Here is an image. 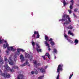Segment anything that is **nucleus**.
Returning a JSON list of instances; mask_svg holds the SVG:
<instances>
[{
    "label": "nucleus",
    "instance_id": "1",
    "mask_svg": "<svg viewBox=\"0 0 79 79\" xmlns=\"http://www.w3.org/2000/svg\"><path fill=\"white\" fill-rule=\"evenodd\" d=\"M62 17L63 19H59V21H62L64 27H66V26L71 22V18L69 17V16L66 15H64Z\"/></svg>",
    "mask_w": 79,
    "mask_h": 79
},
{
    "label": "nucleus",
    "instance_id": "2",
    "mask_svg": "<svg viewBox=\"0 0 79 79\" xmlns=\"http://www.w3.org/2000/svg\"><path fill=\"white\" fill-rule=\"evenodd\" d=\"M20 51H21L20 49L19 48L17 49V52L15 54H12V55L9 57L8 62L9 64H10V65H13V64H14L15 63L13 61V60L14 61H16L17 59L16 55H19L21 52Z\"/></svg>",
    "mask_w": 79,
    "mask_h": 79
},
{
    "label": "nucleus",
    "instance_id": "3",
    "mask_svg": "<svg viewBox=\"0 0 79 79\" xmlns=\"http://www.w3.org/2000/svg\"><path fill=\"white\" fill-rule=\"evenodd\" d=\"M34 69L35 72L34 71H32L31 72V73L32 74H34L35 73L36 74H37L38 73H40V72H41V73H43V74L45 73V70L44 69L43 67L39 68L37 69L35 68Z\"/></svg>",
    "mask_w": 79,
    "mask_h": 79
},
{
    "label": "nucleus",
    "instance_id": "4",
    "mask_svg": "<svg viewBox=\"0 0 79 79\" xmlns=\"http://www.w3.org/2000/svg\"><path fill=\"white\" fill-rule=\"evenodd\" d=\"M4 60L5 61L4 68L6 69L7 71H10V72H12V73L15 72V70H14L13 68H12V69H10V68L8 66V64H7V61H8V60L6 58H5L4 59Z\"/></svg>",
    "mask_w": 79,
    "mask_h": 79
},
{
    "label": "nucleus",
    "instance_id": "5",
    "mask_svg": "<svg viewBox=\"0 0 79 79\" xmlns=\"http://www.w3.org/2000/svg\"><path fill=\"white\" fill-rule=\"evenodd\" d=\"M63 64H59L57 70V73L58 74L57 76L56 77V79H59V74H60V71H62L63 69Z\"/></svg>",
    "mask_w": 79,
    "mask_h": 79
},
{
    "label": "nucleus",
    "instance_id": "6",
    "mask_svg": "<svg viewBox=\"0 0 79 79\" xmlns=\"http://www.w3.org/2000/svg\"><path fill=\"white\" fill-rule=\"evenodd\" d=\"M14 47L10 46L7 47V50H6V53L7 55H9L10 54V52H15L16 51V49L14 48Z\"/></svg>",
    "mask_w": 79,
    "mask_h": 79
},
{
    "label": "nucleus",
    "instance_id": "7",
    "mask_svg": "<svg viewBox=\"0 0 79 79\" xmlns=\"http://www.w3.org/2000/svg\"><path fill=\"white\" fill-rule=\"evenodd\" d=\"M4 42H5L6 45H5V44H4L3 45V48H6V47H8V46L9 45L8 42L6 41V40H5L3 39H1V38H0V44H3V43Z\"/></svg>",
    "mask_w": 79,
    "mask_h": 79
},
{
    "label": "nucleus",
    "instance_id": "8",
    "mask_svg": "<svg viewBox=\"0 0 79 79\" xmlns=\"http://www.w3.org/2000/svg\"><path fill=\"white\" fill-rule=\"evenodd\" d=\"M25 56L26 58H28L30 60V61H32V56H31L29 54V52L25 53Z\"/></svg>",
    "mask_w": 79,
    "mask_h": 79
},
{
    "label": "nucleus",
    "instance_id": "9",
    "mask_svg": "<svg viewBox=\"0 0 79 79\" xmlns=\"http://www.w3.org/2000/svg\"><path fill=\"white\" fill-rule=\"evenodd\" d=\"M33 63H34V66L35 67V68H36V69H37V68L38 67V66H40V64L39 63L37 64V60H34L33 61Z\"/></svg>",
    "mask_w": 79,
    "mask_h": 79
},
{
    "label": "nucleus",
    "instance_id": "10",
    "mask_svg": "<svg viewBox=\"0 0 79 79\" xmlns=\"http://www.w3.org/2000/svg\"><path fill=\"white\" fill-rule=\"evenodd\" d=\"M36 50H37L38 52H41V51H42V49H39L40 48V47L39 45V44H36Z\"/></svg>",
    "mask_w": 79,
    "mask_h": 79
},
{
    "label": "nucleus",
    "instance_id": "11",
    "mask_svg": "<svg viewBox=\"0 0 79 79\" xmlns=\"http://www.w3.org/2000/svg\"><path fill=\"white\" fill-rule=\"evenodd\" d=\"M27 65L28 66H29V67H30V65L29 64V63L27 61H26L25 63H24V64H22L20 65V66L22 67H23L24 66H25L26 65Z\"/></svg>",
    "mask_w": 79,
    "mask_h": 79
},
{
    "label": "nucleus",
    "instance_id": "12",
    "mask_svg": "<svg viewBox=\"0 0 79 79\" xmlns=\"http://www.w3.org/2000/svg\"><path fill=\"white\" fill-rule=\"evenodd\" d=\"M70 2L71 3V4H70L69 8L71 10L73 9V5H74V1L73 0H71L70 1Z\"/></svg>",
    "mask_w": 79,
    "mask_h": 79
},
{
    "label": "nucleus",
    "instance_id": "13",
    "mask_svg": "<svg viewBox=\"0 0 79 79\" xmlns=\"http://www.w3.org/2000/svg\"><path fill=\"white\" fill-rule=\"evenodd\" d=\"M3 77H10V75L9 74L7 73V72H5Z\"/></svg>",
    "mask_w": 79,
    "mask_h": 79
},
{
    "label": "nucleus",
    "instance_id": "14",
    "mask_svg": "<svg viewBox=\"0 0 79 79\" xmlns=\"http://www.w3.org/2000/svg\"><path fill=\"white\" fill-rule=\"evenodd\" d=\"M23 77L24 75L22 74H20L18 76L17 79H22L23 78Z\"/></svg>",
    "mask_w": 79,
    "mask_h": 79
},
{
    "label": "nucleus",
    "instance_id": "15",
    "mask_svg": "<svg viewBox=\"0 0 79 79\" xmlns=\"http://www.w3.org/2000/svg\"><path fill=\"white\" fill-rule=\"evenodd\" d=\"M44 44L46 45V46H47V47H48V50L49 51H50V50L51 49L50 48V46L49 45V44H48V42H47V41H44Z\"/></svg>",
    "mask_w": 79,
    "mask_h": 79
},
{
    "label": "nucleus",
    "instance_id": "16",
    "mask_svg": "<svg viewBox=\"0 0 79 79\" xmlns=\"http://www.w3.org/2000/svg\"><path fill=\"white\" fill-rule=\"evenodd\" d=\"M24 56L23 55H20V59L21 60V62H23L24 61Z\"/></svg>",
    "mask_w": 79,
    "mask_h": 79
},
{
    "label": "nucleus",
    "instance_id": "17",
    "mask_svg": "<svg viewBox=\"0 0 79 79\" xmlns=\"http://www.w3.org/2000/svg\"><path fill=\"white\" fill-rule=\"evenodd\" d=\"M4 63V61H3V59L1 58V56H0V64H2Z\"/></svg>",
    "mask_w": 79,
    "mask_h": 79
},
{
    "label": "nucleus",
    "instance_id": "18",
    "mask_svg": "<svg viewBox=\"0 0 79 79\" xmlns=\"http://www.w3.org/2000/svg\"><path fill=\"white\" fill-rule=\"evenodd\" d=\"M68 25V24H67V25L66 26V27H64L65 28L66 27L67 29H72L73 28V26H71V25H70L68 27H67V26Z\"/></svg>",
    "mask_w": 79,
    "mask_h": 79
},
{
    "label": "nucleus",
    "instance_id": "19",
    "mask_svg": "<svg viewBox=\"0 0 79 79\" xmlns=\"http://www.w3.org/2000/svg\"><path fill=\"white\" fill-rule=\"evenodd\" d=\"M74 45H77L78 43H79V40L77 39H76L74 40Z\"/></svg>",
    "mask_w": 79,
    "mask_h": 79
},
{
    "label": "nucleus",
    "instance_id": "20",
    "mask_svg": "<svg viewBox=\"0 0 79 79\" xmlns=\"http://www.w3.org/2000/svg\"><path fill=\"white\" fill-rule=\"evenodd\" d=\"M45 56H47L49 58V60H50V55L48 53H47L45 54Z\"/></svg>",
    "mask_w": 79,
    "mask_h": 79
},
{
    "label": "nucleus",
    "instance_id": "21",
    "mask_svg": "<svg viewBox=\"0 0 79 79\" xmlns=\"http://www.w3.org/2000/svg\"><path fill=\"white\" fill-rule=\"evenodd\" d=\"M64 35L65 39H66V40H68V38H69V36L66 35V34H65V33H64Z\"/></svg>",
    "mask_w": 79,
    "mask_h": 79
},
{
    "label": "nucleus",
    "instance_id": "22",
    "mask_svg": "<svg viewBox=\"0 0 79 79\" xmlns=\"http://www.w3.org/2000/svg\"><path fill=\"white\" fill-rule=\"evenodd\" d=\"M5 72L6 71L4 72V73H2V70L0 68V74L2 76H4V74H5Z\"/></svg>",
    "mask_w": 79,
    "mask_h": 79
},
{
    "label": "nucleus",
    "instance_id": "23",
    "mask_svg": "<svg viewBox=\"0 0 79 79\" xmlns=\"http://www.w3.org/2000/svg\"><path fill=\"white\" fill-rule=\"evenodd\" d=\"M36 34L37 35L36 38H37V39H39L40 35H39V31H36Z\"/></svg>",
    "mask_w": 79,
    "mask_h": 79
},
{
    "label": "nucleus",
    "instance_id": "24",
    "mask_svg": "<svg viewBox=\"0 0 79 79\" xmlns=\"http://www.w3.org/2000/svg\"><path fill=\"white\" fill-rule=\"evenodd\" d=\"M53 52L54 53H57L58 51H57V49L56 48H54L53 49Z\"/></svg>",
    "mask_w": 79,
    "mask_h": 79
},
{
    "label": "nucleus",
    "instance_id": "25",
    "mask_svg": "<svg viewBox=\"0 0 79 79\" xmlns=\"http://www.w3.org/2000/svg\"><path fill=\"white\" fill-rule=\"evenodd\" d=\"M68 34H70L72 36H74V35L73 33H71V31H69L68 32Z\"/></svg>",
    "mask_w": 79,
    "mask_h": 79
},
{
    "label": "nucleus",
    "instance_id": "26",
    "mask_svg": "<svg viewBox=\"0 0 79 79\" xmlns=\"http://www.w3.org/2000/svg\"><path fill=\"white\" fill-rule=\"evenodd\" d=\"M31 44L33 47V50H35V46H34L35 45V43L34 42V41H32L31 42Z\"/></svg>",
    "mask_w": 79,
    "mask_h": 79
},
{
    "label": "nucleus",
    "instance_id": "27",
    "mask_svg": "<svg viewBox=\"0 0 79 79\" xmlns=\"http://www.w3.org/2000/svg\"><path fill=\"white\" fill-rule=\"evenodd\" d=\"M50 44L51 45L52 47H53V45H55V42L53 41H51L50 42Z\"/></svg>",
    "mask_w": 79,
    "mask_h": 79
},
{
    "label": "nucleus",
    "instance_id": "28",
    "mask_svg": "<svg viewBox=\"0 0 79 79\" xmlns=\"http://www.w3.org/2000/svg\"><path fill=\"white\" fill-rule=\"evenodd\" d=\"M45 39L46 40L45 42H47V41L48 40V36L47 35H45Z\"/></svg>",
    "mask_w": 79,
    "mask_h": 79
},
{
    "label": "nucleus",
    "instance_id": "29",
    "mask_svg": "<svg viewBox=\"0 0 79 79\" xmlns=\"http://www.w3.org/2000/svg\"><path fill=\"white\" fill-rule=\"evenodd\" d=\"M62 0L63 1V3L64 4V6H65L66 5H68V3H66V1H65L64 0Z\"/></svg>",
    "mask_w": 79,
    "mask_h": 79
},
{
    "label": "nucleus",
    "instance_id": "30",
    "mask_svg": "<svg viewBox=\"0 0 79 79\" xmlns=\"http://www.w3.org/2000/svg\"><path fill=\"white\" fill-rule=\"evenodd\" d=\"M36 34V31H35L34 32V34L32 35V37L34 38L35 37V35Z\"/></svg>",
    "mask_w": 79,
    "mask_h": 79
},
{
    "label": "nucleus",
    "instance_id": "31",
    "mask_svg": "<svg viewBox=\"0 0 79 79\" xmlns=\"http://www.w3.org/2000/svg\"><path fill=\"white\" fill-rule=\"evenodd\" d=\"M67 40L71 44H73V41L72 40H71L69 39H68Z\"/></svg>",
    "mask_w": 79,
    "mask_h": 79
},
{
    "label": "nucleus",
    "instance_id": "32",
    "mask_svg": "<svg viewBox=\"0 0 79 79\" xmlns=\"http://www.w3.org/2000/svg\"><path fill=\"white\" fill-rule=\"evenodd\" d=\"M44 77V76L43 75L42 76H41L40 77L38 78V79H42Z\"/></svg>",
    "mask_w": 79,
    "mask_h": 79
},
{
    "label": "nucleus",
    "instance_id": "33",
    "mask_svg": "<svg viewBox=\"0 0 79 79\" xmlns=\"http://www.w3.org/2000/svg\"><path fill=\"white\" fill-rule=\"evenodd\" d=\"M20 51H21V52H25V50L21 48H20Z\"/></svg>",
    "mask_w": 79,
    "mask_h": 79
},
{
    "label": "nucleus",
    "instance_id": "34",
    "mask_svg": "<svg viewBox=\"0 0 79 79\" xmlns=\"http://www.w3.org/2000/svg\"><path fill=\"white\" fill-rule=\"evenodd\" d=\"M14 69H18V67L17 66H15L14 67Z\"/></svg>",
    "mask_w": 79,
    "mask_h": 79
},
{
    "label": "nucleus",
    "instance_id": "35",
    "mask_svg": "<svg viewBox=\"0 0 79 79\" xmlns=\"http://www.w3.org/2000/svg\"><path fill=\"white\" fill-rule=\"evenodd\" d=\"M73 73H72V75H70L69 76V79H70L71 78L72 76H73Z\"/></svg>",
    "mask_w": 79,
    "mask_h": 79
},
{
    "label": "nucleus",
    "instance_id": "36",
    "mask_svg": "<svg viewBox=\"0 0 79 79\" xmlns=\"http://www.w3.org/2000/svg\"><path fill=\"white\" fill-rule=\"evenodd\" d=\"M68 11L69 13V14H71V13H72V11H71V10H68Z\"/></svg>",
    "mask_w": 79,
    "mask_h": 79
},
{
    "label": "nucleus",
    "instance_id": "37",
    "mask_svg": "<svg viewBox=\"0 0 79 79\" xmlns=\"http://www.w3.org/2000/svg\"><path fill=\"white\" fill-rule=\"evenodd\" d=\"M77 9H74V12H77Z\"/></svg>",
    "mask_w": 79,
    "mask_h": 79
},
{
    "label": "nucleus",
    "instance_id": "38",
    "mask_svg": "<svg viewBox=\"0 0 79 79\" xmlns=\"http://www.w3.org/2000/svg\"><path fill=\"white\" fill-rule=\"evenodd\" d=\"M53 40L52 38H51L49 40V41H53Z\"/></svg>",
    "mask_w": 79,
    "mask_h": 79
},
{
    "label": "nucleus",
    "instance_id": "39",
    "mask_svg": "<svg viewBox=\"0 0 79 79\" xmlns=\"http://www.w3.org/2000/svg\"><path fill=\"white\" fill-rule=\"evenodd\" d=\"M47 68H48V66L47 65L44 68V69H46Z\"/></svg>",
    "mask_w": 79,
    "mask_h": 79
},
{
    "label": "nucleus",
    "instance_id": "40",
    "mask_svg": "<svg viewBox=\"0 0 79 79\" xmlns=\"http://www.w3.org/2000/svg\"><path fill=\"white\" fill-rule=\"evenodd\" d=\"M42 56V58H43L44 60H45V56Z\"/></svg>",
    "mask_w": 79,
    "mask_h": 79
},
{
    "label": "nucleus",
    "instance_id": "41",
    "mask_svg": "<svg viewBox=\"0 0 79 79\" xmlns=\"http://www.w3.org/2000/svg\"><path fill=\"white\" fill-rule=\"evenodd\" d=\"M73 16H74L75 17H76V15H75V14H73Z\"/></svg>",
    "mask_w": 79,
    "mask_h": 79
},
{
    "label": "nucleus",
    "instance_id": "42",
    "mask_svg": "<svg viewBox=\"0 0 79 79\" xmlns=\"http://www.w3.org/2000/svg\"><path fill=\"white\" fill-rule=\"evenodd\" d=\"M31 15H33V12H31Z\"/></svg>",
    "mask_w": 79,
    "mask_h": 79
},
{
    "label": "nucleus",
    "instance_id": "43",
    "mask_svg": "<svg viewBox=\"0 0 79 79\" xmlns=\"http://www.w3.org/2000/svg\"><path fill=\"white\" fill-rule=\"evenodd\" d=\"M56 57L55 56L54 59H56Z\"/></svg>",
    "mask_w": 79,
    "mask_h": 79
},
{
    "label": "nucleus",
    "instance_id": "44",
    "mask_svg": "<svg viewBox=\"0 0 79 79\" xmlns=\"http://www.w3.org/2000/svg\"><path fill=\"white\" fill-rule=\"evenodd\" d=\"M61 2H63V1H62V0H61Z\"/></svg>",
    "mask_w": 79,
    "mask_h": 79
},
{
    "label": "nucleus",
    "instance_id": "45",
    "mask_svg": "<svg viewBox=\"0 0 79 79\" xmlns=\"http://www.w3.org/2000/svg\"><path fill=\"white\" fill-rule=\"evenodd\" d=\"M1 52V50H0V53Z\"/></svg>",
    "mask_w": 79,
    "mask_h": 79
},
{
    "label": "nucleus",
    "instance_id": "46",
    "mask_svg": "<svg viewBox=\"0 0 79 79\" xmlns=\"http://www.w3.org/2000/svg\"><path fill=\"white\" fill-rule=\"evenodd\" d=\"M79 2V1H78Z\"/></svg>",
    "mask_w": 79,
    "mask_h": 79
}]
</instances>
